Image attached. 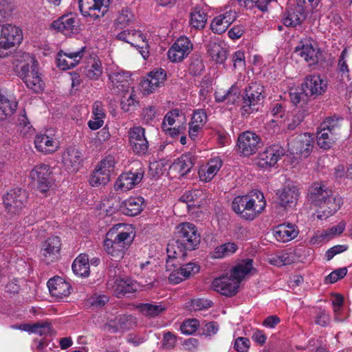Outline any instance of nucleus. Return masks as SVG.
Returning <instances> with one entry per match:
<instances>
[{"mask_svg":"<svg viewBox=\"0 0 352 352\" xmlns=\"http://www.w3.org/2000/svg\"><path fill=\"white\" fill-rule=\"evenodd\" d=\"M253 260L246 258L236 264L231 270L230 276L215 278L212 283L214 290L226 296L236 294L240 283L248 274H254L256 269L252 266Z\"/></svg>","mask_w":352,"mask_h":352,"instance_id":"f257e3e1","label":"nucleus"},{"mask_svg":"<svg viewBox=\"0 0 352 352\" xmlns=\"http://www.w3.org/2000/svg\"><path fill=\"white\" fill-rule=\"evenodd\" d=\"M264 195L260 191H253L250 195L238 196L232 204V210L246 220H252L265 208Z\"/></svg>","mask_w":352,"mask_h":352,"instance_id":"f03ea898","label":"nucleus"},{"mask_svg":"<svg viewBox=\"0 0 352 352\" xmlns=\"http://www.w3.org/2000/svg\"><path fill=\"white\" fill-rule=\"evenodd\" d=\"M26 63L21 65L19 70V76L26 86L34 92H40L43 89L44 83L38 75V64L30 54H23Z\"/></svg>","mask_w":352,"mask_h":352,"instance_id":"7ed1b4c3","label":"nucleus"},{"mask_svg":"<svg viewBox=\"0 0 352 352\" xmlns=\"http://www.w3.org/2000/svg\"><path fill=\"white\" fill-rule=\"evenodd\" d=\"M264 98L263 86L256 82H252L245 89L241 106L242 110L248 114L257 111L258 108L256 107L262 104Z\"/></svg>","mask_w":352,"mask_h":352,"instance_id":"20e7f679","label":"nucleus"},{"mask_svg":"<svg viewBox=\"0 0 352 352\" xmlns=\"http://www.w3.org/2000/svg\"><path fill=\"white\" fill-rule=\"evenodd\" d=\"M176 237L192 251L198 248L201 242V236L195 225L190 223H183L178 226Z\"/></svg>","mask_w":352,"mask_h":352,"instance_id":"39448f33","label":"nucleus"},{"mask_svg":"<svg viewBox=\"0 0 352 352\" xmlns=\"http://www.w3.org/2000/svg\"><path fill=\"white\" fill-rule=\"evenodd\" d=\"M263 145L260 137L250 131L241 133L237 140L239 153L245 157L255 154Z\"/></svg>","mask_w":352,"mask_h":352,"instance_id":"423d86ee","label":"nucleus"},{"mask_svg":"<svg viewBox=\"0 0 352 352\" xmlns=\"http://www.w3.org/2000/svg\"><path fill=\"white\" fill-rule=\"evenodd\" d=\"M34 186L41 192L45 193L52 186L50 166L41 164L35 166L30 173Z\"/></svg>","mask_w":352,"mask_h":352,"instance_id":"0eeeda50","label":"nucleus"},{"mask_svg":"<svg viewBox=\"0 0 352 352\" xmlns=\"http://www.w3.org/2000/svg\"><path fill=\"white\" fill-rule=\"evenodd\" d=\"M118 40L124 41L131 44L140 50V52L144 59L148 55V43L145 36L140 31L137 30H125L121 32L117 35Z\"/></svg>","mask_w":352,"mask_h":352,"instance_id":"6e6552de","label":"nucleus"},{"mask_svg":"<svg viewBox=\"0 0 352 352\" xmlns=\"http://www.w3.org/2000/svg\"><path fill=\"white\" fill-rule=\"evenodd\" d=\"M52 28L67 36L80 32V28L78 16L72 13L64 14L52 23Z\"/></svg>","mask_w":352,"mask_h":352,"instance_id":"1a4fd4ad","label":"nucleus"},{"mask_svg":"<svg viewBox=\"0 0 352 352\" xmlns=\"http://www.w3.org/2000/svg\"><path fill=\"white\" fill-rule=\"evenodd\" d=\"M27 199L25 190L12 189L4 196L3 204L8 212L16 214L25 206Z\"/></svg>","mask_w":352,"mask_h":352,"instance_id":"9d476101","label":"nucleus"},{"mask_svg":"<svg viewBox=\"0 0 352 352\" xmlns=\"http://www.w3.org/2000/svg\"><path fill=\"white\" fill-rule=\"evenodd\" d=\"M22 39V32L18 27L11 24H6L2 26L0 48L9 49L16 44H19Z\"/></svg>","mask_w":352,"mask_h":352,"instance_id":"9b49d317","label":"nucleus"},{"mask_svg":"<svg viewBox=\"0 0 352 352\" xmlns=\"http://www.w3.org/2000/svg\"><path fill=\"white\" fill-rule=\"evenodd\" d=\"M327 88V80L318 74L307 76L302 84V89L309 96H320L325 92Z\"/></svg>","mask_w":352,"mask_h":352,"instance_id":"f8f14e48","label":"nucleus"},{"mask_svg":"<svg viewBox=\"0 0 352 352\" xmlns=\"http://www.w3.org/2000/svg\"><path fill=\"white\" fill-rule=\"evenodd\" d=\"M313 138L307 133H301L295 138V142L291 143V148H287V151L291 150V155H298L300 157H307L312 150ZM290 143H287L289 146Z\"/></svg>","mask_w":352,"mask_h":352,"instance_id":"ddd939ff","label":"nucleus"},{"mask_svg":"<svg viewBox=\"0 0 352 352\" xmlns=\"http://www.w3.org/2000/svg\"><path fill=\"white\" fill-rule=\"evenodd\" d=\"M192 50V44L185 36L177 39L168 52V56L172 62H180L186 57Z\"/></svg>","mask_w":352,"mask_h":352,"instance_id":"4468645a","label":"nucleus"},{"mask_svg":"<svg viewBox=\"0 0 352 352\" xmlns=\"http://www.w3.org/2000/svg\"><path fill=\"white\" fill-rule=\"evenodd\" d=\"M285 149L278 145H273L266 148L259 154L257 164L261 168H267L274 166L280 157L285 155Z\"/></svg>","mask_w":352,"mask_h":352,"instance_id":"2eb2a0df","label":"nucleus"},{"mask_svg":"<svg viewBox=\"0 0 352 352\" xmlns=\"http://www.w3.org/2000/svg\"><path fill=\"white\" fill-rule=\"evenodd\" d=\"M343 204L340 197L327 195L319 204L320 210L317 211V218L322 220L336 213Z\"/></svg>","mask_w":352,"mask_h":352,"instance_id":"dca6fc26","label":"nucleus"},{"mask_svg":"<svg viewBox=\"0 0 352 352\" xmlns=\"http://www.w3.org/2000/svg\"><path fill=\"white\" fill-rule=\"evenodd\" d=\"M129 142L133 151L138 154H144L148 150V142L142 127H133L130 130Z\"/></svg>","mask_w":352,"mask_h":352,"instance_id":"f3484780","label":"nucleus"},{"mask_svg":"<svg viewBox=\"0 0 352 352\" xmlns=\"http://www.w3.org/2000/svg\"><path fill=\"white\" fill-rule=\"evenodd\" d=\"M109 78L112 84V89L117 93L126 94L131 89V75L122 70L113 72L109 74Z\"/></svg>","mask_w":352,"mask_h":352,"instance_id":"a211bd4d","label":"nucleus"},{"mask_svg":"<svg viewBox=\"0 0 352 352\" xmlns=\"http://www.w3.org/2000/svg\"><path fill=\"white\" fill-rule=\"evenodd\" d=\"M85 47H82L79 51L65 52L60 51L58 54L57 66L63 69L66 70L76 67L83 56Z\"/></svg>","mask_w":352,"mask_h":352,"instance_id":"6ab92c4d","label":"nucleus"},{"mask_svg":"<svg viewBox=\"0 0 352 352\" xmlns=\"http://www.w3.org/2000/svg\"><path fill=\"white\" fill-rule=\"evenodd\" d=\"M166 78V72L160 68L153 70L148 74V77L142 82V88L144 92L151 94L163 84Z\"/></svg>","mask_w":352,"mask_h":352,"instance_id":"aec40b11","label":"nucleus"},{"mask_svg":"<svg viewBox=\"0 0 352 352\" xmlns=\"http://www.w3.org/2000/svg\"><path fill=\"white\" fill-rule=\"evenodd\" d=\"M143 175L142 171L135 173L130 171L122 173L117 179L115 188L123 191L131 190L142 181Z\"/></svg>","mask_w":352,"mask_h":352,"instance_id":"412c9836","label":"nucleus"},{"mask_svg":"<svg viewBox=\"0 0 352 352\" xmlns=\"http://www.w3.org/2000/svg\"><path fill=\"white\" fill-rule=\"evenodd\" d=\"M50 294L57 299L68 296L70 294V285L60 277H54L47 282Z\"/></svg>","mask_w":352,"mask_h":352,"instance_id":"4be33fe9","label":"nucleus"},{"mask_svg":"<svg viewBox=\"0 0 352 352\" xmlns=\"http://www.w3.org/2000/svg\"><path fill=\"white\" fill-rule=\"evenodd\" d=\"M60 240L58 236L49 237L43 244L44 261L48 264L58 258L60 248Z\"/></svg>","mask_w":352,"mask_h":352,"instance_id":"5701e85b","label":"nucleus"},{"mask_svg":"<svg viewBox=\"0 0 352 352\" xmlns=\"http://www.w3.org/2000/svg\"><path fill=\"white\" fill-rule=\"evenodd\" d=\"M295 53L303 58L309 65H316L318 61L320 51L311 43L306 42L301 45L296 46Z\"/></svg>","mask_w":352,"mask_h":352,"instance_id":"b1692460","label":"nucleus"},{"mask_svg":"<svg viewBox=\"0 0 352 352\" xmlns=\"http://www.w3.org/2000/svg\"><path fill=\"white\" fill-rule=\"evenodd\" d=\"M108 285L111 287L118 298L132 294L137 289L135 284L131 280L121 278H117L112 284L108 282Z\"/></svg>","mask_w":352,"mask_h":352,"instance_id":"393cba45","label":"nucleus"},{"mask_svg":"<svg viewBox=\"0 0 352 352\" xmlns=\"http://www.w3.org/2000/svg\"><path fill=\"white\" fill-rule=\"evenodd\" d=\"M81 161V153L75 148H67L63 155V162L69 171L76 172L78 170Z\"/></svg>","mask_w":352,"mask_h":352,"instance_id":"a878e982","label":"nucleus"},{"mask_svg":"<svg viewBox=\"0 0 352 352\" xmlns=\"http://www.w3.org/2000/svg\"><path fill=\"white\" fill-rule=\"evenodd\" d=\"M349 56V50L345 47L340 53L336 67V72L340 80L343 82L350 80V70L348 65Z\"/></svg>","mask_w":352,"mask_h":352,"instance_id":"bb28decb","label":"nucleus"},{"mask_svg":"<svg viewBox=\"0 0 352 352\" xmlns=\"http://www.w3.org/2000/svg\"><path fill=\"white\" fill-rule=\"evenodd\" d=\"M135 323V318L132 316L119 315L113 319H109L108 327L113 329L114 331L129 329Z\"/></svg>","mask_w":352,"mask_h":352,"instance_id":"cd10ccee","label":"nucleus"},{"mask_svg":"<svg viewBox=\"0 0 352 352\" xmlns=\"http://www.w3.org/2000/svg\"><path fill=\"white\" fill-rule=\"evenodd\" d=\"M144 199L142 197H131L122 203V213L135 216L142 210Z\"/></svg>","mask_w":352,"mask_h":352,"instance_id":"c85d7f7f","label":"nucleus"},{"mask_svg":"<svg viewBox=\"0 0 352 352\" xmlns=\"http://www.w3.org/2000/svg\"><path fill=\"white\" fill-rule=\"evenodd\" d=\"M103 0H79V8L84 15L98 17L102 7Z\"/></svg>","mask_w":352,"mask_h":352,"instance_id":"c756f323","label":"nucleus"},{"mask_svg":"<svg viewBox=\"0 0 352 352\" xmlns=\"http://www.w3.org/2000/svg\"><path fill=\"white\" fill-rule=\"evenodd\" d=\"M167 255L168 258L184 259L186 256L187 248L176 237L170 241L167 245Z\"/></svg>","mask_w":352,"mask_h":352,"instance_id":"7c9ffc66","label":"nucleus"},{"mask_svg":"<svg viewBox=\"0 0 352 352\" xmlns=\"http://www.w3.org/2000/svg\"><path fill=\"white\" fill-rule=\"evenodd\" d=\"M122 227L121 225H117L112 228L106 234V238L111 239L120 245H123L126 248L127 245L131 242L130 234L127 232H118V228Z\"/></svg>","mask_w":352,"mask_h":352,"instance_id":"2f4dec72","label":"nucleus"},{"mask_svg":"<svg viewBox=\"0 0 352 352\" xmlns=\"http://www.w3.org/2000/svg\"><path fill=\"white\" fill-rule=\"evenodd\" d=\"M84 74L90 80H97L102 74L101 63L98 59L91 57L83 70Z\"/></svg>","mask_w":352,"mask_h":352,"instance_id":"473e14b6","label":"nucleus"},{"mask_svg":"<svg viewBox=\"0 0 352 352\" xmlns=\"http://www.w3.org/2000/svg\"><path fill=\"white\" fill-rule=\"evenodd\" d=\"M208 52L212 60L217 63H224L228 57L227 50L216 42L209 43Z\"/></svg>","mask_w":352,"mask_h":352,"instance_id":"72a5a7b5","label":"nucleus"},{"mask_svg":"<svg viewBox=\"0 0 352 352\" xmlns=\"http://www.w3.org/2000/svg\"><path fill=\"white\" fill-rule=\"evenodd\" d=\"M72 270L76 274L80 276H88L89 274V263L88 256L79 255L74 261Z\"/></svg>","mask_w":352,"mask_h":352,"instance_id":"f704fd0d","label":"nucleus"},{"mask_svg":"<svg viewBox=\"0 0 352 352\" xmlns=\"http://www.w3.org/2000/svg\"><path fill=\"white\" fill-rule=\"evenodd\" d=\"M34 144L37 150L43 153H52L57 148L56 144L52 139L45 135H37Z\"/></svg>","mask_w":352,"mask_h":352,"instance_id":"c9c22d12","label":"nucleus"},{"mask_svg":"<svg viewBox=\"0 0 352 352\" xmlns=\"http://www.w3.org/2000/svg\"><path fill=\"white\" fill-rule=\"evenodd\" d=\"M240 94L239 88L234 85L226 91H222L221 90L217 91L215 92V98L219 102L228 100V102L234 104L239 98Z\"/></svg>","mask_w":352,"mask_h":352,"instance_id":"e433bc0d","label":"nucleus"},{"mask_svg":"<svg viewBox=\"0 0 352 352\" xmlns=\"http://www.w3.org/2000/svg\"><path fill=\"white\" fill-rule=\"evenodd\" d=\"M103 210H105L107 215L111 216L117 211L122 212V203L120 199L117 195H111L108 198L104 199L102 202Z\"/></svg>","mask_w":352,"mask_h":352,"instance_id":"4c0bfd02","label":"nucleus"},{"mask_svg":"<svg viewBox=\"0 0 352 352\" xmlns=\"http://www.w3.org/2000/svg\"><path fill=\"white\" fill-rule=\"evenodd\" d=\"M104 247L107 251V252L111 255V256L116 260H120L123 258L124 254V251L126 249L123 246V245H120L114 241H112L111 239L106 238L104 242Z\"/></svg>","mask_w":352,"mask_h":352,"instance_id":"58836bf2","label":"nucleus"},{"mask_svg":"<svg viewBox=\"0 0 352 352\" xmlns=\"http://www.w3.org/2000/svg\"><path fill=\"white\" fill-rule=\"evenodd\" d=\"M338 135H339L323 131L318 129L317 144L323 149H329L338 139Z\"/></svg>","mask_w":352,"mask_h":352,"instance_id":"ea45409f","label":"nucleus"},{"mask_svg":"<svg viewBox=\"0 0 352 352\" xmlns=\"http://www.w3.org/2000/svg\"><path fill=\"white\" fill-rule=\"evenodd\" d=\"M221 164L222 162L221 159L218 157L210 160L208 163V168L206 171L199 173L201 179L205 182H210L219 170Z\"/></svg>","mask_w":352,"mask_h":352,"instance_id":"a19ab883","label":"nucleus"},{"mask_svg":"<svg viewBox=\"0 0 352 352\" xmlns=\"http://www.w3.org/2000/svg\"><path fill=\"white\" fill-rule=\"evenodd\" d=\"M306 12L302 6L298 5L287 12V21H289V25L296 26L300 25L305 19Z\"/></svg>","mask_w":352,"mask_h":352,"instance_id":"79ce46f5","label":"nucleus"},{"mask_svg":"<svg viewBox=\"0 0 352 352\" xmlns=\"http://www.w3.org/2000/svg\"><path fill=\"white\" fill-rule=\"evenodd\" d=\"M193 166L191 157L182 156L172 166V168L177 170L181 176L186 175Z\"/></svg>","mask_w":352,"mask_h":352,"instance_id":"37998d69","label":"nucleus"},{"mask_svg":"<svg viewBox=\"0 0 352 352\" xmlns=\"http://www.w3.org/2000/svg\"><path fill=\"white\" fill-rule=\"evenodd\" d=\"M300 195L298 186L294 182H287V208L296 206Z\"/></svg>","mask_w":352,"mask_h":352,"instance_id":"c03bdc74","label":"nucleus"},{"mask_svg":"<svg viewBox=\"0 0 352 352\" xmlns=\"http://www.w3.org/2000/svg\"><path fill=\"white\" fill-rule=\"evenodd\" d=\"M206 14L200 9L195 8L190 13V24L195 29H203L206 25Z\"/></svg>","mask_w":352,"mask_h":352,"instance_id":"a18cd8bd","label":"nucleus"},{"mask_svg":"<svg viewBox=\"0 0 352 352\" xmlns=\"http://www.w3.org/2000/svg\"><path fill=\"white\" fill-rule=\"evenodd\" d=\"M318 129L323 131L339 135L340 129L339 119L327 118L323 120Z\"/></svg>","mask_w":352,"mask_h":352,"instance_id":"49530a36","label":"nucleus"},{"mask_svg":"<svg viewBox=\"0 0 352 352\" xmlns=\"http://www.w3.org/2000/svg\"><path fill=\"white\" fill-rule=\"evenodd\" d=\"M110 180V173L108 171L97 168L93 173L90 178V184L91 186L105 185Z\"/></svg>","mask_w":352,"mask_h":352,"instance_id":"de8ad7c7","label":"nucleus"},{"mask_svg":"<svg viewBox=\"0 0 352 352\" xmlns=\"http://www.w3.org/2000/svg\"><path fill=\"white\" fill-rule=\"evenodd\" d=\"M134 19V15L128 8H122L118 14L115 21L117 28H122V26L129 25Z\"/></svg>","mask_w":352,"mask_h":352,"instance_id":"09e8293b","label":"nucleus"},{"mask_svg":"<svg viewBox=\"0 0 352 352\" xmlns=\"http://www.w3.org/2000/svg\"><path fill=\"white\" fill-rule=\"evenodd\" d=\"M139 308L144 316L149 317L158 316L166 309V308L161 305H153L149 303L142 304Z\"/></svg>","mask_w":352,"mask_h":352,"instance_id":"8fccbe9b","label":"nucleus"},{"mask_svg":"<svg viewBox=\"0 0 352 352\" xmlns=\"http://www.w3.org/2000/svg\"><path fill=\"white\" fill-rule=\"evenodd\" d=\"M238 249V246L234 243H226L215 248L214 255L216 258H221L226 256H230L234 253Z\"/></svg>","mask_w":352,"mask_h":352,"instance_id":"3c124183","label":"nucleus"},{"mask_svg":"<svg viewBox=\"0 0 352 352\" xmlns=\"http://www.w3.org/2000/svg\"><path fill=\"white\" fill-rule=\"evenodd\" d=\"M210 25L211 29L214 33L220 34L228 28L230 25V21H224L223 18L219 15L213 19Z\"/></svg>","mask_w":352,"mask_h":352,"instance_id":"603ef678","label":"nucleus"},{"mask_svg":"<svg viewBox=\"0 0 352 352\" xmlns=\"http://www.w3.org/2000/svg\"><path fill=\"white\" fill-rule=\"evenodd\" d=\"M309 192L311 199L318 205L328 195V192L319 184H314Z\"/></svg>","mask_w":352,"mask_h":352,"instance_id":"864d4df0","label":"nucleus"},{"mask_svg":"<svg viewBox=\"0 0 352 352\" xmlns=\"http://www.w3.org/2000/svg\"><path fill=\"white\" fill-rule=\"evenodd\" d=\"M18 122L20 133H22L23 135H27L28 133H32L33 131L32 126L26 116L25 110L23 111V113L19 115Z\"/></svg>","mask_w":352,"mask_h":352,"instance_id":"5fc2aeb1","label":"nucleus"},{"mask_svg":"<svg viewBox=\"0 0 352 352\" xmlns=\"http://www.w3.org/2000/svg\"><path fill=\"white\" fill-rule=\"evenodd\" d=\"M200 267L195 263H188L179 267L180 273L184 278H188L199 272Z\"/></svg>","mask_w":352,"mask_h":352,"instance_id":"6e6d98bb","label":"nucleus"},{"mask_svg":"<svg viewBox=\"0 0 352 352\" xmlns=\"http://www.w3.org/2000/svg\"><path fill=\"white\" fill-rule=\"evenodd\" d=\"M347 273L346 267H341L331 272L324 280L325 283H334L344 278Z\"/></svg>","mask_w":352,"mask_h":352,"instance_id":"4d7b16f0","label":"nucleus"},{"mask_svg":"<svg viewBox=\"0 0 352 352\" xmlns=\"http://www.w3.org/2000/svg\"><path fill=\"white\" fill-rule=\"evenodd\" d=\"M199 325V322L197 319L188 320L182 324L180 329L183 333L190 335L196 331Z\"/></svg>","mask_w":352,"mask_h":352,"instance_id":"13d9d810","label":"nucleus"},{"mask_svg":"<svg viewBox=\"0 0 352 352\" xmlns=\"http://www.w3.org/2000/svg\"><path fill=\"white\" fill-rule=\"evenodd\" d=\"M309 95H306L305 91L301 89H295L294 91L289 92L290 100L295 106H298L301 102L305 101V98Z\"/></svg>","mask_w":352,"mask_h":352,"instance_id":"bf43d9fd","label":"nucleus"},{"mask_svg":"<svg viewBox=\"0 0 352 352\" xmlns=\"http://www.w3.org/2000/svg\"><path fill=\"white\" fill-rule=\"evenodd\" d=\"M347 250V246L344 245H336L329 248L325 253V257L327 261L331 260L336 255L342 253Z\"/></svg>","mask_w":352,"mask_h":352,"instance_id":"052dcab7","label":"nucleus"},{"mask_svg":"<svg viewBox=\"0 0 352 352\" xmlns=\"http://www.w3.org/2000/svg\"><path fill=\"white\" fill-rule=\"evenodd\" d=\"M234 349L238 352H248L250 348V340L243 337H239L234 342Z\"/></svg>","mask_w":352,"mask_h":352,"instance_id":"680f3d73","label":"nucleus"},{"mask_svg":"<svg viewBox=\"0 0 352 352\" xmlns=\"http://www.w3.org/2000/svg\"><path fill=\"white\" fill-rule=\"evenodd\" d=\"M115 161L112 156H108L102 160L98 165V168L102 170L108 171L111 174L114 168Z\"/></svg>","mask_w":352,"mask_h":352,"instance_id":"e2e57ef3","label":"nucleus"},{"mask_svg":"<svg viewBox=\"0 0 352 352\" xmlns=\"http://www.w3.org/2000/svg\"><path fill=\"white\" fill-rule=\"evenodd\" d=\"M206 120V114L203 110H197L194 112L191 122L192 124H198L202 126Z\"/></svg>","mask_w":352,"mask_h":352,"instance_id":"0e129e2a","label":"nucleus"},{"mask_svg":"<svg viewBox=\"0 0 352 352\" xmlns=\"http://www.w3.org/2000/svg\"><path fill=\"white\" fill-rule=\"evenodd\" d=\"M177 342V338L175 335L168 331L164 336L163 346L167 349H172L175 347Z\"/></svg>","mask_w":352,"mask_h":352,"instance_id":"69168bd1","label":"nucleus"},{"mask_svg":"<svg viewBox=\"0 0 352 352\" xmlns=\"http://www.w3.org/2000/svg\"><path fill=\"white\" fill-rule=\"evenodd\" d=\"M274 236L278 242H285L286 236V226L283 223L276 226L274 230Z\"/></svg>","mask_w":352,"mask_h":352,"instance_id":"338daca9","label":"nucleus"},{"mask_svg":"<svg viewBox=\"0 0 352 352\" xmlns=\"http://www.w3.org/2000/svg\"><path fill=\"white\" fill-rule=\"evenodd\" d=\"M17 106V103L15 101H10L7 98H6L3 95L0 94V108L5 109H11L12 113L14 112Z\"/></svg>","mask_w":352,"mask_h":352,"instance_id":"774afa93","label":"nucleus"}]
</instances>
